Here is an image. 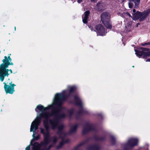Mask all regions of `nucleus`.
Wrapping results in <instances>:
<instances>
[{"instance_id":"f257e3e1","label":"nucleus","mask_w":150,"mask_h":150,"mask_svg":"<svg viewBox=\"0 0 150 150\" xmlns=\"http://www.w3.org/2000/svg\"><path fill=\"white\" fill-rule=\"evenodd\" d=\"M67 90L64 91L60 93H57L55 95L53 103L46 108L43 106L38 105L35 110L37 112V109L42 112V113L38 116L35 120L32 123L30 127V132H33V139L31 140L30 144L34 140H38L39 139L40 136L38 135L35 136V130L38 129V125L41 118L44 119V123L46 130L41 128V132L44 136V142H42L40 144L35 143L33 145V150H49L51 147L47 149L45 148L46 146L49 142V133L48 129L51 126L52 129H54L57 128L60 131L64 127L62 124H60L59 122V118H62L65 117L63 114L59 115V110L61 108V105L64 100L65 96L67 95Z\"/></svg>"},{"instance_id":"f03ea898","label":"nucleus","mask_w":150,"mask_h":150,"mask_svg":"<svg viewBox=\"0 0 150 150\" xmlns=\"http://www.w3.org/2000/svg\"><path fill=\"white\" fill-rule=\"evenodd\" d=\"M11 61V59L9 56L7 57L5 56L4 59L2 60L3 63L0 65V80L3 81L5 76H8L10 74L8 72L9 71L10 73H12V71L11 69H7L8 68L9 65H13L12 62L10 63Z\"/></svg>"},{"instance_id":"7ed1b4c3","label":"nucleus","mask_w":150,"mask_h":150,"mask_svg":"<svg viewBox=\"0 0 150 150\" xmlns=\"http://www.w3.org/2000/svg\"><path fill=\"white\" fill-rule=\"evenodd\" d=\"M110 16L107 12H104L101 16V20L104 25L108 28L111 29L112 26L110 21Z\"/></svg>"},{"instance_id":"20e7f679","label":"nucleus","mask_w":150,"mask_h":150,"mask_svg":"<svg viewBox=\"0 0 150 150\" xmlns=\"http://www.w3.org/2000/svg\"><path fill=\"white\" fill-rule=\"evenodd\" d=\"M133 12L134 13L132 14L133 17L136 19H139L140 21H142L144 20L147 16L149 13L150 12V9L147 10V11L144 12L143 13L138 11L135 13L136 10L134 9L133 10Z\"/></svg>"},{"instance_id":"39448f33","label":"nucleus","mask_w":150,"mask_h":150,"mask_svg":"<svg viewBox=\"0 0 150 150\" xmlns=\"http://www.w3.org/2000/svg\"><path fill=\"white\" fill-rule=\"evenodd\" d=\"M140 49L141 50H142L137 51L135 50V54L139 58H140L142 56H143L144 58L146 59L147 57L150 56V50L149 49L141 47Z\"/></svg>"},{"instance_id":"423d86ee","label":"nucleus","mask_w":150,"mask_h":150,"mask_svg":"<svg viewBox=\"0 0 150 150\" xmlns=\"http://www.w3.org/2000/svg\"><path fill=\"white\" fill-rule=\"evenodd\" d=\"M12 82L9 83V85H7L5 82L4 84V88L6 93H9L12 94L14 91V86L16 85L14 84H12Z\"/></svg>"},{"instance_id":"0eeeda50","label":"nucleus","mask_w":150,"mask_h":150,"mask_svg":"<svg viewBox=\"0 0 150 150\" xmlns=\"http://www.w3.org/2000/svg\"><path fill=\"white\" fill-rule=\"evenodd\" d=\"M138 140L136 138H131L128 140L127 143L125 145V148H132L137 144Z\"/></svg>"},{"instance_id":"6e6552de","label":"nucleus","mask_w":150,"mask_h":150,"mask_svg":"<svg viewBox=\"0 0 150 150\" xmlns=\"http://www.w3.org/2000/svg\"><path fill=\"white\" fill-rule=\"evenodd\" d=\"M96 28L97 30L98 34L102 36L105 35V32L104 28L101 25H98L96 26Z\"/></svg>"},{"instance_id":"1a4fd4ad","label":"nucleus","mask_w":150,"mask_h":150,"mask_svg":"<svg viewBox=\"0 0 150 150\" xmlns=\"http://www.w3.org/2000/svg\"><path fill=\"white\" fill-rule=\"evenodd\" d=\"M140 0H130L129 3V7L132 8L133 6L132 2H133L135 4V7L136 8L138 7Z\"/></svg>"},{"instance_id":"9d476101","label":"nucleus","mask_w":150,"mask_h":150,"mask_svg":"<svg viewBox=\"0 0 150 150\" xmlns=\"http://www.w3.org/2000/svg\"><path fill=\"white\" fill-rule=\"evenodd\" d=\"M90 14L89 11H87L84 12L82 16V20L83 23H87V19L88 18V16Z\"/></svg>"},{"instance_id":"9b49d317","label":"nucleus","mask_w":150,"mask_h":150,"mask_svg":"<svg viewBox=\"0 0 150 150\" xmlns=\"http://www.w3.org/2000/svg\"><path fill=\"white\" fill-rule=\"evenodd\" d=\"M95 9L98 11H101L104 10L103 5L100 2H98L95 7Z\"/></svg>"},{"instance_id":"f8f14e48","label":"nucleus","mask_w":150,"mask_h":150,"mask_svg":"<svg viewBox=\"0 0 150 150\" xmlns=\"http://www.w3.org/2000/svg\"><path fill=\"white\" fill-rule=\"evenodd\" d=\"M68 89L69 92L68 96H69L71 93L73 92L76 90V88L74 86H69L68 87Z\"/></svg>"},{"instance_id":"ddd939ff","label":"nucleus","mask_w":150,"mask_h":150,"mask_svg":"<svg viewBox=\"0 0 150 150\" xmlns=\"http://www.w3.org/2000/svg\"><path fill=\"white\" fill-rule=\"evenodd\" d=\"M120 16L122 17H124L125 18L127 17V16L129 17L132 18L131 15L127 12H124L122 14H120Z\"/></svg>"},{"instance_id":"4468645a","label":"nucleus","mask_w":150,"mask_h":150,"mask_svg":"<svg viewBox=\"0 0 150 150\" xmlns=\"http://www.w3.org/2000/svg\"><path fill=\"white\" fill-rule=\"evenodd\" d=\"M75 100L76 101V103L78 105H81V102L80 99L78 97H75L74 98Z\"/></svg>"},{"instance_id":"2eb2a0df","label":"nucleus","mask_w":150,"mask_h":150,"mask_svg":"<svg viewBox=\"0 0 150 150\" xmlns=\"http://www.w3.org/2000/svg\"><path fill=\"white\" fill-rule=\"evenodd\" d=\"M77 127V125H76L72 127L70 130V133H72L75 132L76 129Z\"/></svg>"},{"instance_id":"dca6fc26","label":"nucleus","mask_w":150,"mask_h":150,"mask_svg":"<svg viewBox=\"0 0 150 150\" xmlns=\"http://www.w3.org/2000/svg\"><path fill=\"white\" fill-rule=\"evenodd\" d=\"M90 130V127L87 126L83 128L82 132L83 133H85L86 132L89 131Z\"/></svg>"},{"instance_id":"f3484780","label":"nucleus","mask_w":150,"mask_h":150,"mask_svg":"<svg viewBox=\"0 0 150 150\" xmlns=\"http://www.w3.org/2000/svg\"><path fill=\"white\" fill-rule=\"evenodd\" d=\"M58 134L59 136L60 137L63 139V136L64 137L66 136V134L64 132H58Z\"/></svg>"},{"instance_id":"a211bd4d","label":"nucleus","mask_w":150,"mask_h":150,"mask_svg":"<svg viewBox=\"0 0 150 150\" xmlns=\"http://www.w3.org/2000/svg\"><path fill=\"white\" fill-rule=\"evenodd\" d=\"M57 138L56 136H54L52 138L51 141L53 143H55L57 142Z\"/></svg>"},{"instance_id":"6ab92c4d","label":"nucleus","mask_w":150,"mask_h":150,"mask_svg":"<svg viewBox=\"0 0 150 150\" xmlns=\"http://www.w3.org/2000/svg\"><path fill=\"white\" fill-rule=\"evenodd\" d=\"M126 30L128 31H129L131 30L132 28V26L131 25H129L128 26H126Z\"/></svg>"},{"instance_id":"aec40b11","label":"nucleus","mask_w":150,"mask_h":150,"mask_svg":"<svg viewBox=\"0 0 150 150\" xmlns=\"http://www.w3.org/2000/svg\"><path fill=\"white\" fill-rule=\"evenodd\" d=\"M88 150H94L95 149V147L94 146H91L89 147Z\"/></svg>"},{"instance_id":"412c9836","label":"nucleus","mask_w":150,"mask_h":150,"mask_svg":"<svg viewBox=\"0 0 150 150\" xmlns=\"http://www.w3.org/2000/svg\"><path fill=\"white\" fill-rule=\"evenodd\" d=\"M63 144V142H61L60 143L59 145L57 146V148L58 149H59L60 148H61Z\"/></svg>"},{"instance_id":"4be33fe9","label":"nucleus","mask_w":150,"mask_h":150,"mask_svg":"<svg viewBox=\"0 0 150 150\" xmlns=\"http://www.w3.org/2000/svg\"><path fill=\"white\" fill-rule=\"evenodd\" d=\"M148 45H150V42H146L144 44H142L141 45L142 46H145Z\"/></svg>"},{"instance_id":"5701e85b","label":"nucleus","mask_w":150,"mask_h":150,"mask_svg":"<svg viewBox=\"0 0 150 150\" xmlns=\"http://www.w3.org/2000/svg\"><path fill=\"white\" fill-rule=\"evenodd\" d=\"M31 145V144H30V145L29 146H28L26 148L25 150H30V146Z\"/></svg>"},{"instance_id":"b1692460","label":"nucleus","mask_w":150,"mask_h":150,"mask_svg":"<svg viewBox=\"0 0 150 150\" xmlns=\"http://www.w3.org/2000/svg\"><path fill=\"white\" fill-rule=\"evenodd\" d=\"M111 140L112 142H114L115 140V139L113 137H111Z\"/></svg>"},{"instance_id":"393cba45","label":"nucleus","mask_w":150,"mask_h":150,"mask_svg":"<svg viewBox=\"0 0 150 150\" xmlns=\"http://www.w3.org/2000/svg\"><path fill=\"white\" fill-rule=\"evenodd\" d=\"M68 112L70 114H71L73 112L72 110H69L68 111Z\"/></svg>"},{"instance_id":"a878e982","label":"nucleus","mask_w":150,"mask_h":150,"mask_svg":"<svg viewBox=\"0 0 150 150\" xmlns=\"http://www.w3.org/2000/svg\"><path fill=\"white\" fill-rule=\"evenodd\" d=\"M97 1V0H91V1L92 2H96Z\"/></svg>"},{"instance_id":"bb28decb","label":"nucleus","mask_w":150,"mask_h":150,"mask_svg":"<svg viewBox=\"0 0 150 150\" xmlns=\"http://www.w3.org/2000/svg\"><path fill=\"white\" fill-rule=\"evenodd\" d=\"M82 1V0H78V3H81Z\"/></svg>"},{"instance_id":"cd10ccee","label":"nucleus","mask_w":150,"mask_h":150,"mask_svg":"<svg viewBox=\"0 0 150 150\" xmlns=\"http://www.w3.org/2000/svg\"><path fill=\"white\" fill-rule=\"evenodd\" d=\"M146 62H150V59H147L146 60Z\"/></svg>"},{"instance_id":"c85d7f7f","label":"nucleus","mask_w":150,"mask_h":150,"mask_svg":"<svg viewBox=\"0 0 150 150\" xmlns=\"http://www.w3.org/2000/svg\"><path fill=\"white\" fill-rule=\"evenodd\" d=\"M16 27H15V30H16Z\"/></svg>"},{"instance_id":"c756f323","label":"nucleus","mask_w":150,"mask_h":150,"mask_svg":"<svg viewBox=\"0 0 150 150\" xmlns=\"http://www.w3.org/2000/svg\"><path fill=\"white\" fill-rule=\"evenodd\" d=\"M68 141H67V142H67Z\"/></svg>"},{"instance_id":"7c9ffc66","label":"nucleus","mask_w":150,"mask_h":150,"mask_svg":"<svg viewBox=\"0 0 150 150\" xmlns=\"http://www.w3.org/2000/svg\"><path fill=\"white\" fill-rule=\"evenodd\" d=\"M1 53V51H0V53Z\"/></svg>"}]
</instances>
